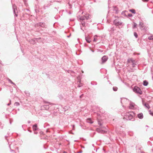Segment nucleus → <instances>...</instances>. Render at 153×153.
Masks as SVG:
<instances>
[{"label": "nucleus", "mask_w": 153, "mask_h": 153, "mask_svg": "<svg viewBox=\"0 0 153 153\" xmlns=\"http://www.w3.org/2000/svg\"><path fill=\"white\" fill-rule=\"evenodd\" d=\"M20 105V104L19 102H15V103H14V105L15 106H19V105Z\"/></svg>", "instance_id": "nucleus-24"}, {"label": "nucleus", "mask_w": 153, "mask_h": 153, "mask_svg": "<svg viewBox=\"0 0 153 153\" xmlns=\"http://www.w3.org/2000/svg\"><path fill=\"white\" fill-rule=\"evenodd\" d=\"M128 100L127 99L125 98H123L122 99H121V102L122 104H123V102L125 101H127Z\"/></svg>", "instance_id": "nucleus-17"}, {"label": "nucleus", "mask_w": 153, "mask_h": 153, "mask_svg": "<svg viewBox=\"0 0 153 153\" xmlns=\"http://www.w3.org/2000/svg\"><path fill=\"white\" fill-rule=\"evenodd\" d=\"M29 131L30 132H31V131L29 130Z\"/></svg>", "instance_id": "nucleus-45"}, {"label": "nucleus", "mask_w": 153, "mask_h": 153, "mask_svg": "<svg viewBox=\"0 0 153 153\" xmlns=\"http://www.w3.org/2000/svg\"><path fill=\"white\" fill-rule=\"evenodd\" d=\"M85 40L86 41V42L88 43H90L91 41V40H90V39H89L88 37H85Z\"/></svg>", "instance_id": "nucleus-21"}, {"label": "nucleus", "mask_w": 153, "mask_h": 153, "mask_svg": "<svg viewBox=\"0 0 153 153\" xmlns=\"http://www.w3.org/2000/svg\"><path fill=\"white\" fill-rule=\"evenodd\" d=\"M27 11H29V10H28V9H27Z\"/></svg>", "instance_id": "nucleus-49"}, {"label": "nucleus", "mask_w": 153, "mask_h": 153, "mask_svg": "<svg viewBox=\"0 0 153 153\" xmlns=\"http://www.w3.org/2000/svg\"><path fill=\"white\" fill-rule=\"evenodd\" d=\"M137 24L136 23H134V25L133 27V28H136L137 27Z\"/></svg>", "instance_id": "nucleus-28"}, {"label": "nucleus", "mask_w": 153, "mask_h": 153, "mask_svg": "<svg viewBox=\"0 0 153 153\" xmlns=\"http://www.w3.org/2000/svg\"><path fill=\"white\" fill-rule=\"evenodd\" d=\"M90 15L89 14H87L86 16H82L79 18V19L81 21V24L82 26L85 27V23L84 21L85 20H88L90 18Z\"/></svg>", "instance_id": "nucleus-2"}, {"label": "nucleus", "mask_w": 153, "mask_h": 153, "mask_svg": "<svg viewBox=\"0 0 153 153\" xmlns=\"http://www.w3.org/2000/svg\"><path fill=\"white\" fill-rule=\"evenodd\" d=\"M102 128H105V127H103Z\"/></svg>", "instance_id": "nucleus-54"}, {"label": "nucleus", "mask_w": 153, "mask_h": 153, "mask_svg": "<svg viewBox=\"0 0 153 153\" xmlns=\"http://www.w3.org/2000/svg\"><path fill=\"white\" fill-rule=\"evenodd\" d=\"M80 86H80V85H79L78 86V87H80Z\"/></svg>", "instance_id": "nucleus-50"}, {"label": "nucleus", "mask_w": 153, "mask_h": 153, "mask_svg": "<svg viewBox=\"0 0 153 153\" xmlns=\"http://www.w3.org/2000/svg\"><path fill=\"white\" fill-rule=\"evenodd\" d=\"M91 51H92V52H94V51L91 50Z\"/></svg>", "instance_id": "nucleus-48"}, {"label": "nucleus", "mask_w": 153, "mask_h": 153, "mask_svg": "<svg viewBox=\"0 0 153 153\" xmlns=\"http://www.w3.org/2000/svg\"><path fill=\"white\" fill-rule=\"evenodd\" d=\"M27 123H30V121L29 120L27 121Z\"/></svg>", "instance_id": "nucleus-39"}, {"label": "nucleus", "mask_w": 153, "mask_h": 153, "mask_svg": "<svg viewBox=\"0 0 153 153\" xmlns=\"http://www.w3.org/2000/svg\"><path fill=\"white\" fill-rule=\"evenodd\" d=\"M68 37H69V36H68Z\"/></svg>", "instance_id": "nucleus-52"}, {"label": "nucleus", "mask_w": 153, "mask_h": 153, "mask_svg": "<svg viewBox=\"0 0 153 153\" xmlns=\"http://www.w3.org/2000/svg\"><path fill=\"white\" fill-rule=\"evenodd\" d=\"M122 22H120L118 19H116L114 21V24L116 26H119L122 24Z\"/></svg>", "instance_id": "nucleus-5"}, {"label": "nucleus", "mask_w": 153, "mask_h": 153, "mask_svg": "<svg viewBox=\"0 0 153 153\" xmlns=\"http://www.w3.org/2000/svg\"><path fill=\"white\" fill-rule=\"evenodd\" d=\"M128 16H129L130 17H131L132 16V14H128Z\"/></svg>", "instance_id": "nucleus-35"}, {"label": "nucleus", "mask_w": 153, "mask_h": 153, "mask_svg": "<svg viewBox=\"0 0 153 153\" xmlns=\"http://www.w3.org/2000/svg\"><path fill=\"white\" fill-rule=\"evenodd\" d=\"M63 153H66V152H64Z\"/></svg>", "instance_id": "nucleus-51"}, {"label": "nucleus", "mask_w": 153, "mask_h": 153, "mask_svg": "<svg viewBox=\"0 0 153 153\" xmlns=\"http://www.w3.org/2000/svg\"><path fill=\"white\" fill-rule=\"evenodd\" d=\"M98 124L100 125V126H102V124L100 122V121H98Z\"/></svg>", "instance_id": "nucleus-34"}, {"label": "nucleus", "mask_w": 153, "mask_h": 153, "mask_svg": "<svg viewBox=\"0 0 153 153\" xmlns=\"http://www.w3.org/2000/svg\"><path fill=\"white\" fill-rule=\"evenodd\" d=\"M136 65V62L132 64V67H134Z\"/></svg>", "instance_id": "nucleus-29"}, {"label": "nucleus", "mask_w": 153, "mask_h": 153, "mask_svg": "<svg viewBox=\"0 0 153 153\" xmlns=\"http://www.w3.org/2000/svg\"><path fill=\"white\" fill-rule=\"evenodd\" d=\"M148 39L149 40H153V36H149L148 38Z\"/></svg>", "instance_id": "nucleus-23"}, {"label": "nucleus", "mask_w": 153, "mask_h": 153, "mask_svg": "<svg viewBox=\"0 0 153 153\" xmlns=\"http://www.w3.org/2000/svg\"><path fill=\"white\" fill-rule=\"evenodd\" d=\"M12 7L13 10V12L15 14V16L16 17L18 15L17 14V10L16 6L15 4L13 5Z\"/></svg>", "instance_id": "nucleus-6"}, {"label": "nucleus", "mask_w": 153, "mask_h": 153, "mask_svg": "<svg viewBox=\"0 0 153 153\" xmlns=\"http://www.w3.org/2000/svg\"><path fill=\"white\" fill-rule=\"evenodd\" d=\"M143 1H147L149 0H143Z\"/></svg>", "instance_id": "nucleus-38"}, {"label": "nucleus", "mask_w": 153, "mask_h": 153, "mask_svg": "<svg viewBox=\"0 0 153 153\" xmlns=\"http://www.w3.org/2000/svg\"><path fill=\"white\" fill-rule=\"evenodd\" d=\"M86 122L88 123L91 124H92L93 123V121H92L91 118L87 119L86 120Z\"/></svg>", "instance_id": "nucleus-15"}, {"label": "nucleus", "mask_w": 153, "mask_h": 153, "mask_svg": "<svg viewBox=\"0 0 153 153\" xmlns=\"http://www.w3.org/2000/svg\"><path fill=\"white\" fill-rule=\"evenodd\" d=\"M135 106V104L132 102H130L129 106V108L130 109H134Z\"/></svg>", "instance_id": "nucleus-9"}, {"label": "nucleus", "mask_w": 153, "mask_h": 153, "mask_svg": "<svg viewBox=\"0 0 153 153\" xmlns=\"http://www.w3.org/2000/svg\"><path fill=\"white\" fill-rule=\"evenodd\" d=\"M137 117L140 119H142L143 118V114L142 113H140L138 114L137 115Z\"/></svg>", "instance_id": "nucleus-12"}, {"label": "nucleus", "mask_w": 153, "mask_h": 153, "mask_svg": "<svg viewBox=\"0 0 153 153\" xmlns=\"http://www.w3.org/2000/svg\"><path fill=\"white\" fill-rule=\"evenodd\" d=\"M133 91L135 93L140 94H142V92L141 89L139 88L137 86H135L134 87L133 89Z\"/></svg>", "instance_id": "nucleus-4"}, {"label": "nucleus", "mask_w": 153, "mask_h": 153, "mask_svg": "<svg viewBox=\"0 0 153 153\" xmlns=\"http://www.w3.org/2000/svg\"><path fill=\"white\" fill-rule=\"evenodd\" d=\"M34 133L35 134H37V133L36 132H34Z\"/></svg>", "instance_id": "nucleus-43"}, {"label": "nucleus", "mask_w": 153, "mask_h": 153, "mask_svg": "<svg viewBox=\"0 0 153 153\" xmlns=\"http://www.w3.org/2000/svg\"><path fill=\"white\" fill-rule=\"evenodd\" d=\"M134 36H135V37L136 38H137V37H138V35L137 34V33L136 32H134Z\"/></svg>", "instance_id": "nucleus-30"}, {"label": "nucleus", "mask_w": 153, "mask_h": 153, "mask_svg": "<svg viewBox=\"0 0 153 153\" xmlns=\"http://www.w3.org/2000/svg\"><path fill=\"white\" fill-rule=\"evenodd\" d=\"M144 105L147 109H149L150 108V107L148 103H145L144 104Z\"/></svg>", "instance_id": "nucleus-18"}, {"label": "nucleus", "mask_w": 153, "mask_h": 153, "mask_svg": "<svg viewBox=\"0 0 153 153\" xmlns=\"http://www.w3.org/2000/svg\"><path fill=\"white\" fill-rule=\"evenodd\" d=\"M118 88L116 87H113V90L114 91H117Z\"/></svg>", "instance_id": "nucleus-26"}, {"label": "nucleus", "mask_w": 153, "mask_h": 153, "mask_svg": "<svg viewBox=\"0 0 153 153\" xmlns=\"http://www.w3.org/2000/svg\"><path fill=\"white\" fill-rule=\"evenodd\" d=\"M139 26L140 27V28L142 30L146 31L147 30L148 28L147 27L145 26L143 23L140 22H139Z\"/></svg>", "instance_id": "nucleus-3"}, {"label": "nucleus", "mask_w": 153, "mask_h": 153, "mask_svg": "<svg viewBox=\"0 0 153 153\" xmlns=\"http://www.w3.org/2000/svg\"><path fill=\"white\" fill-rule=\"evenodd\" d=\"M130 11L131 12V13L135 14V11L134 10L132 9L130 10Z\"/></svg>", "instance_id": "nucleus-27"}, {"label": "nucleus", "mask_w": 153, "mask_h": 153, "mask_svg": "<svg viewBox=\"0 0 153 153\" xmlns=\"http://www.w3.org/2000/svg\"><path fill=\"white\" fill-rule=\"evenodd\" d=\"M8 81L10 83H12V81L10 79H8Z\"/></svg>", "instance_id": "nucleus-33"}, {"label": "nucleus", "mask_w": 153, "mask_h": 153, "mask_svg": "<svg viewBox=\"0 0 153 153\" xmlns=\"http://www.w3.org/2000/svg\"><path fill=\"white\" fill-rule=\"evenodd\" d=\"M127 13V12L126 10L124 11H123L121 13L122 15L124 16H127V15L126 13Z\"/></svg>", "instance_id": "nucleus-13"}, {"label": "nucleus", "mask_w": 153, "mask_h": 153, "mask_svg": "<svg viewBox=\"0 0 153 153\" xmlns=\"http://www.w3.org/2000/svg\"><path fill=\"white\" fill-rule=\"evenodd\" d=\"M149 112L150 114L152 116H153V112H151V110L149 111Z\"/></svg>", "instance_id": "nucleus-31"}, {"label": "nucleus", "mask_w": 153, "mask_h": 153, "mask_svg": "<svg viewBox=\"0 0 153 153\" xmlns=\"http://www.w3.org/2000/svg\"><path fill=\"white\" fill-rule=\"evenodd\" d=\"M123 118L127 120H130L133 118L135 116L134 113L133 111L127 112L124 111L121 114Z\"/></svg>", "instance_id": "nucleus-1"}, {"label": "nucleus", "mask_w": 153, "mask_h": 153, "mask_svg": "<svg viewBox=\"0 0 153 153\" xmlns=\"http://www.w3.org/2000/svg\"><path fill=\"white\" fill-rule=\"evenodd\" d=\"M91 84L92 85H97V83L96 82H91Z\"/></svg>", "instance_id": "nucleus-25"}, {"label": "nucleus", "mask_w": 153, "mask_h": 153, "mask_svg": "<svg viewBox=\"0 0 153 153\" xmlns=\"http://www.w3.org/2000/svg\"><path fill=\"white\" fill-rule=\"evenodd\" d=\"M10 105V104L9 103V104H7V105Z\"/></svg>", "instance_id": "nucleus-46"}, {"label": "nucleus", "mask_w": 153, "mask_h": 153, "mask_svg": "<svg viewBox=\"0 0 153 153\" xmlns=\"http://www.w3.org/2000/svg\"><path fill=\"white\" fill-rule=\"evenodd\" d=\"M38 39L36 38L35 39H32L30 41V43L34 44L36 43L35 39L37 40Z\"/></svg>", "instance_id": "nucleus-16"}, {"label": "nucleus", "mask_w": 153, "mask_h": 153, "mask_svg": "<svg viewBox=\"0 0 153 153\" xmlns=\"http://www.w3.org/2000/svg\"><path fill=\"white\" fill-rule=\"evenodd\" d=\"M42 108H44L46 110H48L49 108V107L48 105H45L43 106Z\"/></svg>", "instance_id": "nucleus-19"}, {"label": "nucleus", "mask_w": 153, "mask_h": 153, "mask_svg": "<svg viewBox=\"0 0 153 153\" xmlns=\"http://www.w3.org/2000/svg\"><path fill=\"white\" fill-rule=\"evenodd\" d=\"M82 95H83V94H82V95H80V98H82Z\"/></svg>", "instance_id": "nucleus-41"}, {"label": "nucleus", "mask_w": 153, "mask_h": 153, "mask_svg": "<svg viewBox=\"0 0 153 153\" xmlns=\"http://www.w3.org/2000/svg\"><path fill=\"white\" fill-rule=\"evenodd\" d=\"M33 128L34 131H36L38 129L37 124H35L33 126Z\"/></svg>", "instance_id": "nucleus-14"}, {"label": "nucleus", "mask_w": 153, "mask_h": 153, "mask_svg": "<svg viewBox=\"0 0 153 153\" xmlns=\"http://www.w3.org/2000/svg\"><path fill=\"white\" fill-rule=\"evenodd\" d=\"M72 126V127H73V129L74 130H75L74 125H73Z\"/></svg>", "instance_id": "nucleus-36"}, {"label": "nucleus", "mask_w": 153, "mask_h": 153, "mask_svg": "<svg viewBox=\"0 0 153 153\" xmlns=\"http://www.w3.org/2000/svg\"><path fill=\"white\" fill-rule=\"evenodd\" d=\"M148 82L146 80H144L143 82V85L144 86H146L148 85Z\"/></svg>", "instance_id": "nucleus-20"}, {"label": "nucleus", "mask_w": 153, "mask_h": 153, "mask_svg": "<svg viewBox=\"0 0 153 153\" xmlns=\"http://www.w3.org/2000/svg\"><path fill=\"white\" fill-rule=\"evenodd\" d=\"M141 153H143V152H141Z\"/></svg>", "instance_id": "nucleus-55"}, {"label": "nucleus", "mask_w": 153, "mask_h": 153, "mask_svg": "<svg viewBox=\"0 0 153 153\" xmlns=\"http://www.w3.org/2000/svg\"><path fill=\"white\" fill-rule=\"evenodd\" d=\"M94 36V42H96L97 41V39L95 38V36Z\"/></svg>", "instance_id": "nucleus-32"}, {"label": "nucleus", "mask_w": 153, "mask_h": 153, "mask_svg": "<svg viewBox=\"0 0 153 153\" xmlns=\"http://www.w3.org/2000/svg\"><path fill=\"white\" fill-rule=\"evenodd\" d=\"M136 62V61L132 58L129 59L127 60V63H132V64L133 63H134Z\"/></svg>", "instance_id": "nucleus-10"}, {"label": "nucleus", "mask_w": 153, "mask_h": 153, "mask_svg": "<svg viewBox=\"0 0 153 153\" xmlns=\"http://www.w3.org/2000/svg\"><path fill=\"white\" fill-rule=\"evenodd\" d=\"M80 29L81 30H82L83 31H84V30L83 29L81 26H80Z\"/></svg>", "instance_id": "nucleus-37"}, {"label": "nucleus", "mask_w": 153, "mask_h": 153, "mask_svg": "<svg viewBox=\"0 0 153 153\" xmlns=\"http://www.w3.org/2000/svg\"><path fill=\"white\" fill-rule=\"evenodd\" d=\"M11 84H13V85H15V83H14V82H12V83H11Z\"/></svg>", "instance_id": "nucleus-40"}, {"label": "nucleus", "mask_w": 153, "mask_h": 153, "mask_svg": "<svg viewBox=\"0 0 153 153\" xmlns=\"http://www.w3.org/2000/svg\"><path fill=\"white\" fill-rule=\"evenodd\" d=\"M108 59V57L106 56H103L101 59L102 63H103L106 62Z\"/></svg>", "instance_id": "nucleus-8"}, {"label": "nucleus", "mask_w": 153, "mask_h": 153, "mask_svg": "<svg viewBox=\"0 0 153 153\" xmlns=\"http://www.w3.org/2000/svg\"><path fill=\"white\" fill-rule=\"evenodd\" d=\"M10 124H11V123L10 121Z\"/></svg>", "instance_id": "nucleus-53"}, {"label": "nucleus", "mask_w": 153, "mask_h": 153, "mask_svg": "<svg viewBox=\"0 0 153 153\" xmlns=\"http://www.w3.org/2000/svg\"><path fill=\"white\" fill-rule=\"evenodd\" d=\"M25 93L26 94V95L27 96H29L30 95V93L27 91H25Z\"/></svg>", "instance_id": "nucleus-22"}, {"label": "nucleus", "mask_w": 153, "mask_h": 153, "mask_svg": "<svg viewBox=\"0 0 153 153\" xmlns=\"http://www.w3.org/2000/svg\"><path fill=\"white\" fill-rule=\"evenodd\" d=\"M11 151H14V150H11Z\"/></svg>", "instance_id": "nucleus-44"}, {"label": "nucleus", "mask_w": 153, "mask_h": 153, "mask_svg": "<svg viewBox=\"0 0 153 153\" xmlns=\"http://www.w3.org/2000/svg\"><path fill=\"white\" fill-rule=\"evenodd\" d=\"M38 26H40L42 27H45V24L44 23L39 22L37 23L35 25V27H37Z\"/></svg>", "instance_id": "nucleus-7"}, {"label": "nucleus", "mask_w": 153, "mask_h": 153, "mask_svg": "<svg viewBox=\"0 0 153 153\" xmlns=\"http://www.w3.org/2000/svg\"><path fill=\"white\" fill-rule=\"evenodd\" d=\"M115 18H118V16H117H117H115Z\"/></svg>", "instance_id": "nucleus-47"}, {"label": "nucleus", "mask_w": 153, "mask_h": 153, "mask_svg": "<svg viewBox=\"0 0 153 153\" xmlns=\"http://www.w3.org/2000/svg\"><path fill=\"white\" fill-rule=\"evenodd\" d=\"M68 109V107H65V109Z\"/></svg>", "instance_id": "nucleus-42"}, {"label": "nucleus", "mask_w": 153, "mask_h": 153, "mask_svg": "<svg viewBox=\"0 0 153 153\" xmlns=\"http://www.w3.org/2000/svg\"><path fill=\"white\" fill-rule=\"evenodd\" d=\"M97 131L99 133H104L105 132V131L102 130L101 128H97Z\"/></svg>", "instance_id": "nucleus-11"}]
</instances>
